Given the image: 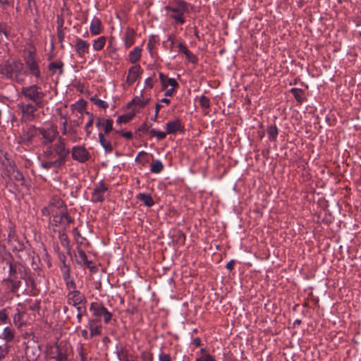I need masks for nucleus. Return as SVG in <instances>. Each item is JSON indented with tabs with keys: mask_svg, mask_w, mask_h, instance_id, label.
I'll list each match as a JSON object with an SVG mask.
<instances>
[{
	"mask_svg": "<svg viewBox=\"0 0 361 361\" xmlns=\"http://www.w3.org/2000/svg\"><path fill=\"white\" fill-rule=\"evenodd\" d=\"M175 236L176 238L177 243H180L182 245L185 244V235L183 231H178Z\"/></svg>",
	"mask_w": 361,
	"mask_h": 361,
	"instance_id": "nucleus-54",
	"label": "nucleus"
},
{
	"mask_svg": "<svg viewBox=\"0 0 361 361\" xmlns=\"http://www.w3.org/2000/svg\"><path fill=\"white\" fill-rule=\"evenodd\" d=\"M85 326L90 330L91 337L102 334V326L99 319L90 318Z\"/></svg>",
	"mask_w": 361,
	"mask_h": 361,
	"instance_id": "nucleus-15",
	"label": "nucleus"
},
{
	"mask_svg": "<svg viewBox=\"0 0 361 361\" xmlns=\"http://www.w3.org/2000/svg\"><path fill=\"white\" fill-rule=\"evenodd\" d=\"M57 207L59 209H62V216H63V221L65 222L63 226L64 228H66L67 226H68L71 224H73L74 222V219L69 214L67 206L63 201L59 200L57 201Z\"/></svg>",
	"mask_w": 361,
	"mask_h": 361,
	"instance_id": "nucleus-19",
	"label": "nucleus"
},
{
	"mask_svg": "<svg viewBox=\"0 0 361 361\" xmlns=\"http://www.w3.org/2000/svg\"><path fill=\"white\" fill-rule=\"evenodd\" d=\"M53 151L58 157L56 159L59 164L64 166L70 154V150L66 146L65 139L59 137L57 142L53 145Z\"/></svg>",
	"mask_w": 361,
	"mask_h": 361,
	"instance_id": "nucleus-7",
	"label": "nucleus"
},
{
	"mask_svg": "<svg viewBox=\"0 0 361 361\" xmlns=\"http://www.w3.org/2000/svg\"><path fill=\"white\" fill-rule=\"evenodd\" d=\"M78 257L80 259V261L78 262V264H82V263L83 264V262H85L87 259V256L84 250H82V249H79L78 251Z\"/></svg>",
	"mask_w": 361,
	"mask_h": 361,
	"instance_id": "nucleus-55",
	"label": "nucleus"
},
{
	"mask_svg": "<svg viewBox=\"0 0 361 361\" xmlns=\"http://www.w3.org/2000/svg\"><path fill=\"white\" fill-rule=\"evenodd\" d=\"M114 121L111 118H105L103 124V129L104 135H108L110 132H111L113 128Z\"/></svg>",
	"mask_w": 361,
	"mask_h": 361,
	"instance_id": "nucleus-37",
	"label": "nucleus"
},
{
	"mask_svg": "<svg viewBox=\"0 0 361 361\" xmlns=\"http://www.w3.org/2000/svg\"><path fill=\"white\" fill-rule=\"evenodd\" d=\"M159 37L157 35H151L147 44V49L151 56H154V50L156 49V44L159 43Z\"/></svg>",
	"mask_w": 361,
	"mask_h": 361,
	"instance_id": "nucleus-27",
	"label": "nucleus"
},
{
	"mask_svg": "<svg viewBox=\"0 0 361 361\" xmlns=\"http://www.w3.org/2000/svg\"><path fill=\"white\" fill-rule=\"evenodd\" d=\"M106 42L105 36H101L93 41L92 47L94 51H101L104 49Z\"/></svg>",
	"mask_w": 361,
	"mask_h": 361,
	"instance_id": "nucleus-31",
	"label": "nucleus"
},
{
	"mask_svg": "<svg viewBox=\"0 0 361 361\" xmlns=\"http://www.w3.org/2000/svg\"><path fill=\"white\" fill-rule=\"evenodd\" d=\"M149 128V126L146 123H144L138 128L137 130L142 133H145L148 131Z\"/></svg>",
	"mask_w": 361,
	"mask_h": 361,
	"instance_id": "nucleus-63",
	"label": "nucleus"
},
{
	"mask_svg": "<svg viewBox=\"0 0 361 361\" xmlns=\"http://www.w3.org/2000/svg\"><path fill=\"white\" fill-rule=\"evenodd\" d=\"M66 282V286L67 289H73L72 290H76V284L73 278L71 276H68V279H63Z\"/></svg>",
	"mask_w": 361,
	"mask_h": 361,
	"instance_id": "nucleus-50",
	"label": "nucleus"
},
{
	"mask_svg": "<svg viewBox=\"0 0 361 361\" xmlns=\"http://www.w3.org/2000/svg\"><path fill=\"white\" fill-rule=\"evenodd\" d=\"M290 92L293 95L298 103L302 104L306 100L305 92L300 88L293 87L290 90Z\"/></svg>",
	"mask_w": 361,
	"mask_h": 361,
	"instance_id": "nucleus-29",
	"label": "nucleus"
},
{
	"mask_svg": "<svg viewBox=\"0 0 361 361\" xmlns=\"http://www.w3.org/2000/svg\"><path fill=\"white\" fill-rule=\"evenodd\" d=\"M38 135V128L34 125H29L23 129L19 137V142L22 145H29L33 139Z\"/></svg>",
	"mask_w": 361,
	"mask_h": 361,
	"instance_id": "nucleus-12",
	"label": "nucleus"
},
{
	"mask_svg": "<svg viewBox=\"0 0 361 361\" xmlns=\"http://www.w3.org/2000/svg\"><path fill=\"white\" fill-rule=\"evenodd\" d=\"M90 100L97 106H99L103 109H106L109 107V104L107 102L97 98L96 97H91Z\"/></svg>",
	"mask_w": 361,
	"mask_h": 361,
	"instance_id": "nucleus-47",
	"label": "nucleus"
},
{
	"mask_svg": "<svg viewBox=\"0 0 361 361\" xmlns=\"http://www.w3.org/2000/svg\"><path fill=\"white\" fill-rule=\"evenodd\" d=\"M90 44L81 38H76L75 51L80 57H84L89 52Z\"/></svg>",
	"mask_w": 361,
	"mask_h": 361,
	"instance_id": "nucleus-17",
	"label": "nucleus"
},
{
	"mask_svg": "<svg viewBox=\"0 0 361 361\" xmlns=\"http://www.w3.org/2000/svg\"><path fill=\"white\" fill-rule=\"evenodd\" d=\"M12 246L13 252H21L25 249V245L23 240H20L18 238L14 240L13 243H10Z\"/></svg>",
	"mask_w": 361,
	"mask_h": 361,
	"instance_id": "nucleus-35",
	"label": "nucleus"
},
{
	"mask_svg": "<svg viewBox=\"0 0 361 361\" xmlns=\"http://www.w3.org/2000/svg\"><path fill=\"white\" fill-rule=\"evenodd\" d=\"M136 198L148 207H152L154 204V201L149 194L138 193L136 195Z\"/></svg>",
	"mask_w": 361,
	"mask_h": 361,
	"instance_id": "nucleus-28",
	"label": "nucleus"
},
{
	"mask_svg": "<svg viewBox=\"0 0 361 361\" xmlns=\"http://www.w3.org/2000/svg\"><path fill=\"white\" fill-rule=\"evenodd\" d=\"M60 270L62 274L63 279H68V276H71V267L68 264L60 265Z\"/></svg>",
	"mask_w": 361,
	"mask_h": 361,
	"instance_id": "nucleus-45",
	"label": "nucleus"
},
{
	"mask_svg": "<svg viewBox=\"0 0 361 361\" xmlns=\"http://www.w3.org/2000/svg\"><path fill=\"white\" fill-rule=\"evenodd\" d=\"M142 49L139 47H135L132 51L129 52L128 57L129 61L132 63H135L140 61L141 57Z\"/></svg>",
	"mask_w": 361,
	"mask_h": 361,
	"instance_id": "nucleus-30",
	"label": "nucleus"
},
{
	"mask_svg": "<svg viewBox=\"0 0 361 361\" xmlns=\"http://www.w3.org/2000/svg\"><path fill=\"white\" fill-rule=\"evenodd\" d=\"M77 351H78L79 356L80 357L81 361H87L86 355L84 353V348H83V346L82 344H80L77 348Z\"/></svg>",
	"mask_w": 361,
	"mask_h": 361,
	"instance_id": "nucleus-56",
	"label": "nucleus"
},
{
	"mask_svg": "<svg viewBox=\"0 0 361 361\" xmlns=\"http://www.w3.org/2000/svg\"><path fill=\"white\" fill-rule=\"evenodd\" d=\"M134 116V114H126L119 116L116 119V123L117 124H122V123H127L130 122Z\"/></svg>",
	"mask_w": 361,
	"mask_h": 361,
	"instance_id": "nucleus-39",
	"label": "nucleus"
},
{
	"mask_svg": "<svg viewBox=\"0 0 361 361\" xmlns=\"http://www.w3.org/2000/svg\"><path fill=\"white\" fill-rule=\"evenodd\" d=\"M16 238H18V237L16 236V233H15V231H11L8 235V243H13L14 242V240H16Z\"/></svg>",
	"mask_w": 361,
	"mask_h": 361,
	"instance_id": "nucleus-60",
	"label": "nucleus"
},
{
	"mask_svg": "<svg viewBox=\"0 0 361 361\" xmlns=\"http://www.w3.org/2000/svg\"><path fill=\"white\" fill-rule=\"evenodd\" d=\"M185 58L187 59V60L189 62H190V63H192L193 64L197 63V62H198L197 57L193 53H192L190 50H188L185 53Z\"/></svg>",
	"mask_w": 361,
	"mask_h": 361,
	"instance_id": "nucleus-51",
	"label": "nucleus"
},
{
	"mask_svg": "<svg viewBox=\"0 0 361 361\" xmlns=\"http://www.w3.org/2000/svg\"><path fill=\"white\" fill-rule=\"evenodd\" d=\"M3 271L7 277L3 282H8V289L11 293H16L22 285V280L26 279L29 268L23 263L15 260L11 254L2 257Z\"/></svg>",
	"mask_w": 361,
	"mask_h": 361,
	"instance_id": "nucleus-1",
	"label": "nucleus"
},
{
	"mask_svg": "<svg viewBox=\"0 0 361 361\" xmlns=\"http://www.w3.org/2000/svg\"><path fill=\"white\" fill-rule=\"evenodd\" d=\"M63 166L61 164H59V163L56 161H44L42 163V167L44 169H50L51 168H60Z\"/></svg>",
	"mask_w": 361,
	"mask_h": 361,
	"instance_id": "nucleus-41",
	"label": "nucleus"
},
{
	"mask_svg": "<svg viewBox=\"0 0 361 361\" xmlns=\"http://www.w3.org/2000/svg\"><path fill=\"white\" fill-rule=\"evenodd\" d=\"M145 85L152 89L154 86V80H153V78L152 77H149L147 78L146 80H145Z\"/></svg>",
	"mask_w": 361,
	"mask_h": 361,
	"instance_id": "nucleus-64",
	"label": "nucleus"
},
{
	"mask_svg": "<svg viewBox=\"0 0 361 361\" xmlns=\"http://www.w3.org/2000/svg\"><path fill=\"white\" fill-rule=\"evenodd\" d=\"M11 345L7 343L0 345V361H2L9 353Z\"/></svg>",
	"mask_w": 361,
	"mask_h": 361,
	"instance_id": "nucleus-36",
	"label": "nucleus"
},
{
	"mask_svg": "<svg viewBox=\"0 0 361 361\" xmlns=\"http://www.w3.org/2000/svg\"><path fill=\"white\" fill-rule=\"evenodd\" d=\"M116 355L119 361L123 360H124L125 359L128 358V352L123 347H121L119 349L117 348Z\"/></svg>",
	"mask_w": 361,
	"mask_h": 361,
	"instance_id": "nucleus-49",
	"label": "nucleus"
},
{
	"mask_svg": "<svg viewBox=\"0 0 361 361\" xmlns=\"http://www.w3.org/2000/svg\"><path fill=\"white\" fill-rule=\"evenodd\" d=\"M267 132L270 141H275L276 140L279 135V129L275 124L268 126Z\"/></svg>",
	"mask_w": 361,
	"mask_h": 361,
	"instance_id": "nucleus-32",
	"label": "nucleus"
},
{
	"mask_svg": "<svg viewBox=\"0 0 361 361\" xmlns=\"http://www.w3.org/2000/svg\"><path fill=\"white\" fill-rule=\"evenodd\" d=\"M20 93L27 101H31L39 108H42L44 106L43 99L46 96V93L37 84L23 87Z\"/></svg>",
	"mask_w": 361,
	"mask_h": 361,
	"instance_id": "nucleus-5",
	"label": "nucleus"
},
{
	"mask_svg": "<svg viewBox=\"0 0 361 361\" xmlns=\"http://www.w3.org/2000/svg\"><path fill=\"white\" fill-rule=\"evenodd\" d=\"M38 135H42V145H47L52 143L55 140L58 135L57 128L54 126L39 127L38 128Z\"/></svg>",
	"mask_w": 361,
	"mask_h": 361,
	"instance_id": "nucleus-11",
	"label": "nucleus"
},
{
	"mask_svg": "<svg viewBox=\"0 0 361 361\" xmlns=\"http://www.w3.org/2000/svg\"><path fill=\"white\" fill-rule=\"evenodd\" d=\"M71 157L73 160L82 164L88 161L92 157L84 145L73 146L71 149Z\"/></svg>",
	"mask_w": 361,
	"mask_h": 361,
	"instance_id": "nucleus-10",
	"label": "nucleus"
},
{
	"mask_svg": "<svg viewBox=\"0 0 361 361\" xmlns=\"http://www.w3.org/2000/svg\"><path fill=\"white\" fill-rule=\"evenodd\" d=\"M18 108L20 110L22 117L20 118L23 123L32 121L35 118V113L37 111L38 106L35 104L20 102L17 105Z\"/></svg>",
	"mask_w": 361,
	"mask_h": 361,
	"instance_id": "nucleus-9",
	"label": "nucleus"
},
{
	"mask_svg": "<svg viewBox=\"0 0 361 361\" xmlns=\"http://www.w3.org/2000/svg\"><path fill=\"white\" fill-rule=\"evenodd\" d=\"M9 322L8 315L6 309L0 310V322L6 324Z\"/></svg>",
	"mask_w": 361,
	"mask_h": 361,
	"instance_id": "nucleus-53",
	"label": "nucleus"
},
{
	"mask_svg": "<svg viewBox=\"0 0 361 361\" xmlns=\"http://www.w3.org/2000/svg\"><path fill=\"white\" fill-rule=\"evenodd\" d=\"M167 134L168 133H166V131L162 132V131L157 130L154 128L149 130V135L152 137H156L159 140L165 139Z\"/></svg>",
	"mask_w": 361,
	"mask_h": 361,
	"instance_id": "nucleus-42",
	"label": "nucleus"
},
{
	"mask_svg": "<svg viewBox=\"0 0 361 361\" xmlns=\"http://www.w3.org/2000/svg\"><path fill=\"white\" fill-rule=\"evenodd\" d=\"M52 218V221L50 223L51 227H58L59 225L63 226V224H65L63 216H62V209L60 211L59 214H53Z\"/></svg>",
	"mask_w": 361,
	"mask_h": 361,
	"instance_id": "nucleus-33",
	"label": "nucleus"
},
{
	"mask_svg": "<svg viewBox=\"0 0 361 361\" xmlns=\"http://www.w3.org/2000/svg\"><path fill=\"white\" fill-rule=\"evenodd\" d=\"M80 334H81V336H82L85 340H88V339H91V338H93V337H91V336H90V333H88L87 328H86V329H82V330L81 331V332H80Z\"/></svg>",
	"mask_w": 361,
	"mask_h": 361,
	"instance_id": "nucleus-61",
	"label": "nucleus"
},
{
	"mask_svg": "<svg viewBox=\"0 0 361 361\" xmlns=\"http://www.w3.org/2000/svg\"><path fill=\"white\" fill-rule=\"evenodd\" d=\"M13 177L16 181L20 182L21 185L28 188L26 184V180H25V176H23V173L21 171H20L19 170L14 171Z\"/></svg>",
	"mask_w": 361,
	"mask_h": 361,
	"instance_id": "nucleus-43",
	"label": "nucleus"
},
{
	"mask_svg": "<svg viewBox=\"0 0 361 361\" xmlns=\"http://www.w3.org/2000/svg\"><path fill=\"white\" fill-rule=\"evenodd\" d=\"M90 310L92 312L95 319L103 317L104 324H107L112 319V313L109 312L103 304L97 302H92L90 307Z\"/></svg>",
	"mask_w": 361,
	"mask_h": 361,
	"instance_id": "nucleus-8",
	"label": "nucleus"
},
{
	"mask_svg": "<svg viewBox=\"0 0 361 361\" xmlns=\"http://www.w3.org/2000/svg\"><path fill=\"white\" fill-rule=\"evenodd\" d=\"M159 361H172L169 354L161 353L159 355Z\"/></svg>",
	"mask_w": 361,
	"mask_h": 361,
	"instance_id": "nucleus-59",
	"label": "nucleus"
},
{
	"mask_svg": "<svg viewBox=\"0 0 361 361\" xmlns=\"http://www.w3.org/2000/svg\"><path fill=\"white\" fill-rule=\"evenodd\" d=\"M0 338L5 341L4 343H11L15 338V330L11 327L6 326L4 329L3 332L0 335Z\"/></svg>",
	"mask_w": 361,
	"mask_h": 361,
	"instance_id": "nucleus-26",
	"label": "nucleus"
},
{
	"mask_svg": "<svg viewBox=\"0 0 361 361\" xmlns=\"http://www.w3.org/2000/svg\"><path fill=\"white\" fill-rule=\"evenodd\" d=\"M99 137V142L104 149L105 153L110 154L114 150V147L112 143L109 140L106 138L104 134H103L102 132H99L98 133Z\"/></svg>",
	"mask_w": 361,
	"mask_h": 361,
	"instance_id": "nucleus-23",
	"label": "nucleus"
},
{
	"mask_svg": "<svg viewBox=\"0 0 361 361\" xmlns=\"http://www.w3.org/2000/svg\"><path fill=\"white\" fill-rule=\"evenodd\" d=\"M23 60L27 66L29 74L33 75L37 80L41 78V71L39 61L36 59L35 49H29L25 51Z\"/></svg>",
	"mask_w": 361,
	"mask_h": 361,
	"instance_id": "nucleus-6",
	"label": "nucleus"
},
{
	"mask_svg": "<svg viewBox=\"0 0 361 361\" xmlns=\"http://www.w3.org/2000/svg\"><path fill=\"white\" fill-rule=\"evenodd\" d=\"M199 102H200V105L201 106L202 108L207 109H209L211 103H210V100L208 97H207L204 95H202L199 98Z\"/></svg>",
	"mask_w": 361,
	"mask_h": 361,
	"instance_id": "nucleus-48",
	"label": "nucleus"
},
{
	"mask_svg": "<svg viewBox=\"0 0 361 361\" xmlns=\"http://www.w3.org/2000/svg\"><path fill=\"white\" fill-rule=\"evenodd\" d=\"M102 21L97 17H94L90 25V31L92 35H98L102 32Z\"/></svg>",
	"mask_w": 361,
	"mask_h": 361,
	"instance_id": "nucleus-25",
	"label": "nucleus"
},
{
	"mask_svg": "<svg viewBox=\"0 0 361 361\" xmlns=\"http://www.w3.org/2000/svg\"><path fill=\"white\" fill-rule=\"evenodd\" d=\"M58 235L61 245L66 249L68 255L71 256L70 241L68 236L66 234V228H63L61 230H59Z\"/></svg>",
	"mask_w": 361,
	"mask_h": 361,
	"instance_id": "nucleus-22",
	"label": "nucleus"
},
{
	"mask_svg": "<svg viewBox=\"0 0 361 361\" xmlns=\"http://www.w3.org/2000/svg\"><path fill=\"white\" fill-rule=\"evenodd\" d=\"M177 47L178 48L179 51L184 54H185V53L189 50L188 47L181 42L178 43Z\"/></svg>",
	"mask_w": 361,
	"mask_h": 361,
	"instance_id": "nucleus-58",
	"label": "nucleus"
},
{
	"mask_svg": "<svg viewBox=\"0 0 361 361\" xmlns=\"http://www.w3.org/2000/svg\"><path fill=\"white\" fill-rule=\"evenodd\" d=\"M195 361H216V360L212 355H211L209 354H206L201 357L196 358Z\"/></svg>",
	"mask_w": 361,
	"mask_h": 361,
	"instance_id": "nucleus-57",
	"label": "nucleus"
},
{
	"mask_svg": "<svg viewBox=\"0 0 361 361\" xmlns=\"http://www.w3.org/2000/svg\"><path fill=\"white\" fill-rule=\"evenodd\" d=\"M140 72L141 67L140 65H135L129 68L126 78V82L129 86L132 85L137 80Z\"/></svg>",
	"mask_w": 361,
	"mask_h": 361,
	"instance_id": "nucleus-18",
	"label": "nucleus"
},
{
	"mask_svg": "<svg viewBox=\"0 0 361 361\" xmlns=\"http://www.w3.org/2000/svg\"><path fill=\"white\" fill-rule=\"evenodd\" d=\"M72 352L71 345L64 341L59 343L48 344L45 353L49 360L55 361H69L68 356Z\"/></svg>",
	"mask_w": 361,
	"mask_h": 361,
	"instance_id": "nucleus-3",
	"label": "nucleus"
},
{
	"mask_svg": "<svg viewBox=\"0 0 361 361\" xmlns=\"http://www.w3.org/2000/svg\"><path fill=\"white\" fill-rule=\"evenodd\" d=\"M87 300L85 296L79 290H71L67 295V303L77 307L80 305H85Z\"/></svg>",
	"mask_w": 361,
	"mask_h": 361,
	"instance_id": "nucleus-13",
	"label": "nucleus"
},
{
	"mask_svg": "<svg viewBox=\"0 0 361 361\" xmlns=\"http://www.w3.org/2000/svg\"><path fill=\"white\" fill-rule=\"evenodd\" d=\"M104 119V118L102 117L97 118L95 125L98 129H100L103 126Z\"/></svg>",
	"mask_w": 361,
	"mask_h": 361,
	"instance_id": "nucleus-62",
	"label": "nucleus"
},
{
	"mask_svg": "<svg viewBox=\"0 0 361 361\" xmlns=\"http://www.w3.org/2000/svg\"><path fill=\"white\" fill-rule=\"evenodd\" d=\"M136 32L134 29L128 27L123 36L125 47L126 49L130 47L135 43Z\"/></svg>",
	"mask_w": 361,
	"mask_h": 361,
	"instance_id": "nucleus-21",
	"label": "nucleus"
},
{
	"mask_svg": "<svg viewBox=\"0 0 361 361\" xmlns=\"http://www.w3.org/2000/svg\"><path fill=\"white\" fill-rule=\"evenodd\" d=\"M77 309V319L79 323L82 322V316L86 314V307L85 305H80L77 307H75Z\"/></svg>",
	"mask_w": 361,
	"mask_h": 361,
	"instance_id": "nucleus-46",
	"label": "nucleus"
},
{
	"mask_svg": "<svg viewBox=\"0 0 361 361\" xmlns=\"http://www.w3.org/2000/svg\"><path fill=\"white\" fill-rule=\"evenodd\" d=\"M23 316V312H20L18 309H17L16 312L13 315V323L16 326L20 327L23 324L22 317Z\"/></svg>",
	"mask_w": 361,
	"mask_h": 361,
	"instance_id": "nucleus-44",
	"label": "nucleus"
},
{
	"mask_svg": "<svg viewBox=\"0 0 361 361\" xmlns=\"http://www.w3.org/2000/svg\"><path fill=\"white\" fill-rule=\"evenodd\" d=\"M63 62L61 60H58L51 62L48 66V68L51 75H54L56 71H58L59 75H61L63 74Z\"/></svg>",
	"mask_w": 361,
	"mask_h": 361,
	"instance_id": "nucleus-24",
	"label": "nucleus"
},
{
	"mask_svg": "<svg viewBox=\"0 0 361 361\" xmlns=\"http://www.w3.org/2000/svg\"><path fill=\"white\" fill-rule=\"evenodd\" d=\"M150 99H142L140 97H135L132 99V102H134V105L138 106L139 109L144 108L149 102Z\"/></svg>",
	"mask_w": 361,
	"mask_h": 361,
	"instance_id": "nucleus-38",
	"label": "nucleus"
},
{
	"mask_svg": "<svg viewBox=\"0 0 361 361\" xmlns=\"http://www.w3.org/2000/svg\"><path fill=\"white\" fill-rule=\"evenodd\" d=\"M189 6L190 4L184 0H176L171 4L166 6L164 10L176 24L183 25L185 23L184 16L190 12Z\"/></svg>",
	"mask_w": 361,
	"mask_h": 361,
	"instance_id": "nucleus-4",
	"label": "nucleus"
},
{
	"mask_svg": "<svg viewBox=\"0 0 361 361\" xmlns=\"http://www.w3.org/2000/svg\"><path fill=\"white\" fill-rule=\"evenodd\" d=\"M87 114L90 115V117L88 121L85 126V130L87 137H89L92 133L91 128L94 123V116L92 114H89V112H87Z\"/></svg>",
	"mask_w": 361,
	"mask_h": 361,
	"instance_id": "nucleus-40",
	"label": "nucleus"
},
{
	"mask_svg": "<svg viewBox=\"0 0 361 361\" xmlns=\"http://www.w3.org/2000/svg\"><path fill=\"white\" fill-rule=\"evenodd\" d=\"M142 361H153L154 356L151 352L142 351L140 355Z\"/></svg>",
	"mask_w": 361,
	"mask_h": 361,
	"instance_id": "nucleus-52",
	"label": "nucleus"
},
{
	"mask_svg": "<svg viewBox=\"0 0 361 361\" xmlns=\"http://www.w3.org/2000/svg\"><path fill=\"white\" fill-rule=\"evenodd\" d=\"M0 74L12 81L21 82L27 72L20 59H11L0 64Z\"/></svg>",
	"mask_w": 361,
	"mask_h": 361,
	"instance_id": "nucleus-2",
	"label": "nucleus"
},
{
	"mask_svg": "<svg viewBox=\"0 0 361 361\" xmlns=\"http://www.w3.org/2000/svg\"><path fill=\"white\" fill-rule=\"evenodd\" d=\"M159 77L161 84L162 90H166L169 85L173 87H178L179 85L176 79L169 78L166 75H165L163 73H159Z\"/></svg>",
	"mask_w": 361,
	"mask_h": 361,
	"instance_id": "nucleus-20",
	"label": "nucleus"
},
{
	"mask_svg": "<svg viewBox=\"0 0 361 361\" xmlns=\"http://www.w3.org/2000/svg\"><path fill=\"white\" fill-rule=\"evenodd\" d=\"M166 130L168 134H176L178 132L183 133L185 127L180 118H176L166 123Z\"/></svg>",
	"mask_w": 361,
	"mask_h": 361,
	"instance_id": "nucleus-16",
	"label": "nucleus"
},
{
	"mask_svg": "<svg viewBox=\"0 0 361 361\" xmlns=\"http://www.w3.org/2000/svg\"><path fill=\"white\" fill-rule=\"evenodd\" d=\"M108 190L107 186L104 180H101L99 184L93 189L92 192V202H103L105 200L104 193Z\"/></svg>",
	"mask_w": 361,
	"mask_h": 361,
	"instance_id": "nucleus-14",
	"label": "nucleus"
},
{
	"mask_svg": "<svg viewBox=\"0 0 361 361\" xmlns=\"http://www.w3.org/2000/svg\"><path fill=\"white\" fill-rule=\"evenodd\" d=\"M164 169V164L162 162L159 160H153L151 168H150V172L152 173H161Z\"/></svg>",
	"mask_w": 361,
	"mask_h": 361,
	"instance_id": "nucleus-34",
	"label": "nucleus"
}]
</instances>
